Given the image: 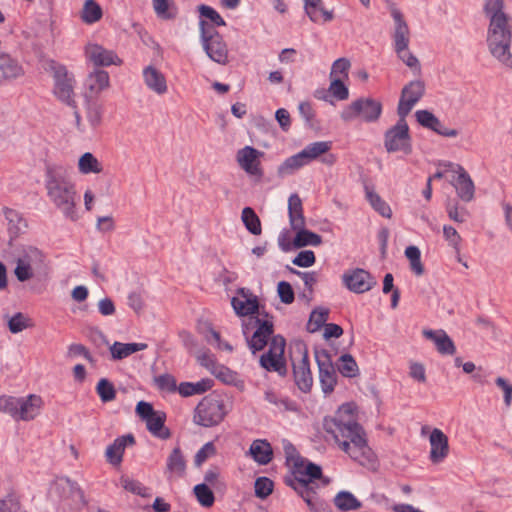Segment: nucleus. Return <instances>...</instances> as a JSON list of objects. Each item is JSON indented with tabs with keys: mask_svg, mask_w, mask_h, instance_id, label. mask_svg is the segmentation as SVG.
<instances>
[{
	"mask_svg": "<svg viewBox=\"0 0 512 512\" xmlns=\"http://www.w3.org/2000/svg\"><path fill=\"white\" fill-rule=\"evenodd\" d=\"M324 429L351 459L362 466H374L375 455L367 444L351 404H343L333 417L326 418Z\"/></svg>",
	"mask_w": 512,
	"mask_h": 512,
	"instance_id": "1",
	"label": "nucleus"
},
{
	"mask_svg": "<svg viewBox=\"0 0 512 512\" xmlns=\"http://www.w3.org/2000/svg\"><path fill=\"white\" fill-rule=\"evenodd\" d=\"M44 186L49 201L70 221L80 219L78 193L71 174L63 165H48L45 170Z\"/></svg>",
	"mask_w": 512,
	"mask_h": 512,
	"instance_id": "2",
	"label": "nucleus"
},
{
	"mask_svg": "<svg viewBox=\"0 0 512 512\" xmlns=\"http://www.w3.org/2000/svg\"><path fill=\"white\" fill-rule=\"evenodd\" d=\"M14 275L19 282H26L36 276L42 269L46 268L47 256L37 246L22 244L13 252Z\"/></svg>",
	"mask_w": 512,
	"mask_h": 512,
	"instance_id": "3",
	"label": "nucleus"
},
{
	"mask_svg": "<svg viewBox=\"0 0 512 512\" xmlns=\"http://www.w3.org/2000/svg\"><path fill=\"white\" fill-rule=\"evenodd\" d=\"M49 70L52 73L54 97L61 103L76 109V78L67 67L55 61L49 64Z\"/></svg>",
	"mask_w": 512,
	"mask_h": 512,
	"instance_id": "4",
	"label": "nucleus"
},
{
	"mask_svg": "<svg viewBox=\"0 0 512 512\" xmlns=\"http://www.w3.org/2000/svg\"><path fill=\"white\" fill-rule=\"evenodd\" d=\"M243 334L249 349L256 353L261 351L273 334L272 318L268 314H258L243 320Z\"/></svg>",
	"mask_w": 512,
	"mask_h": 512,
	"instance_id": "5",
	"label": "nucleus"
},
{
	"mask_svg": "<svg viewBox=\"0 0 512 512\" xmlns=\"http://www.w3.org/2000/svg\"><path fill=\"white\" fill-rule=\"evenodd\" d=\"M200 42L206 55L215 63L227 65L229 63V50L223 36L213 25L200 21Z\"/></svg>",
	"mask_w": 512,
	"mask_h": 512,
	"instance_id": "6",
	"label": "nucleus"
},
{
	"mask_svg": "<svg viewBox=\"0 0 512 512\" xmlns=\"http://www.w3.org/2000/svg\"><path fill=\"white\" fill-rule=\"evenodd\" d=\"M227 414L223 400L218 397H204L196 406L193 421L203 427L216 426Z\"/></svg>",
	"mask_w": 512,
	"mask_h": 512,
	"instance_id": "7",
	"label": "nucleus"
},
{
	"mask_svg": "<svg viewBox=\"0 0 512 512\" xmlns=\"http://www.w3.org/2000/svg\"><path fill=\"white\" fill-rule=\"evenodd\" d=\"M382 113L380 101L372 98H360L346 106L341 112V119L345 122L361 118L365 122H375Z\"/></svg>",
	"mask_w": 512,
	"mask_h": 512,
	"instance_id": "8",
	"label": "nucleus"
},
{
	"mask_svg": "<svg viewBox=\"0 0 512 512\" xmlns=\"http://www.w3.org/2000/svg\"><path fill=\"white\" fill-rule=\"evenodd\" d=\"M136 414L145 422L147 430L159 439H168L170 430L165 426L166 414L160 410H154L152 404L140 401L136 405Z\"/></svg>",
	"mask_w": 512,
	"mask_h": 512,
	"instance_id": "9",
	"label": "nucleus"
},
{
	"mask_svg": "<svg viewBox=\"0 0 512 512\" xmlns=\"http://www.w3.org/2000/svg\"><path fill=\"white\" fill-rule=\"evenodd\" d=\"M384 145L388 152H411L409 127L405 118L400 117L399 121L385 133Z\"/></svg>",
	"mask_w": 512,
	"mask_h": 512,
	"instance_id": "10",
	"label": "nucleus"
},
{
	"mask_svg": "<svg viewBox=\"0 0 512 512\" xmlns=\"http://www.w3.org/2000/svg\"><path fill=\"white\" fill-rule=\"evenodd\" d=\"M446 167L451 171L450 183L455 188L458 197L464 202H470L475 195V185L468 172L460 164L447 162Z\"/></svg>",
	"mask_w": 512,
	"mask_h": 512,
	"instance_id": "11",
	"label": "nucleus"
},
{
	"mask_svg": "<svg viewBox=\"0 0 512 512\" xmlns=\"http://www.w3.org/2000/svg\"><path fill=\"white\" fill-rule=\"evenodd\" d=\"M341 280L344 287L356 294L366 293L377 285L376 278L362 268L347 269Z\"/></svg>",
	"mask_w": 512,
	"mask_h": 512,
	"instance_id": "12",
	"label": "nucleus"
},
{
	"mask_svg": "<svg viewBox=\"0 0 512 512\" xmlns=\"http://www.w3.org/2000/svg\"><path fill=\"white\" fill-rule=\"evenodd\" d=\"M285 339L280 336H274L271 338L269 343V349L267 353L263 354L260 358V364L263 368L268 371H275L279 374L285 373Z\"/></svg>",
	"mask_w": 512,
	"mask_h": 512,
	"instance_id": "13",
	"label": "nucleus"
},
{
	"mask_svg": "<svg viewBox=\"0 0 512 512\" xmlns=\"http://www.w3.org/2000/svg\"><path fill=\"white\" fill-rule=\"evenodd\" d=\"M512 33L488 32L487 44L490 53L505 67L512 69L510 52Z\"/></svg>",
	"mask_w": 512,
	"mask_h": 512,
	"instance_id": "14",
	"label": "nucleus"
},
{
	"mask_svg": "<svg viewBox=\"0 0 512 512\" xmlns=\"http://www.w3.org/2000/svg\"><path fill=\"white\" fill-rule=\"evenodd\" d=\"M85 60L97 67H108L111 65L120 66L123 61L118 55L110 49L94 42H89L84 47Z\"/></svg>",
	"mask_w": 512,
	"mask_h": 512,
	"instance_id": "15",
	"label": "nucleus"
},
{
	"mask_svg": "<svg viewBox=\"0 0 512 512\" xmlns=\"http://www.w3.org/2000/svg\"><path fill=\"white\" fill-rule=\"evenodd\" d=\"M292 465L289 466L293 478H287L286 484L293 485L298 483L312 482L322 476V469L320 466L310 462L305 458H291Z\"/></svg>",
	"mask_w": 512,
	"mask_h": 512,
	"instance_id": "16",
	"label": "nucleus"
},
{
	"mask_svg": "<svg viewBox=\"0 0 512 512\" xmlns=\"http://www.w3.org/2000/svg\"><path fill=\"white\" fill-rule=\"evenodd\" d=\"M503 6V0H485L484 12L490 20L488 32L512 33L510 19Z\"/></svg>",
	"mask_w": 512,
	"mask_h": 512,
	"instance_id": "17",
	"label": "nucleus"
},
{
	"mask_svg": "<svg viewBox=\"0 0 512 512\" xmlns=\"http://www.w3.org/2000/svg\"><path fill=\"white\" fill-rule=\"evenodd\" d=\"M315 359L319 369V380L325 394L333 392L337 383V374L330 355L325 350L315 352Z\"/></svg>",
	"mask_w": 512,
	"mask_h": 512,
	"instance_id": "18",
	"label": "nucleus"
},
{
	"mask_svg": "<svg viewBox=\"0 0 512 512\" xmlns=\"http://www.w3.org/2000/svg\"><path fill=\"white\" fill-rule=\"evenodd\" d=\"M425 93V84L421 80H414L405 85L398 103V114L405 118Z\"/></svg>",
	"mask_w": 512,
	"mask_h": 512,
	"instance_id": "19",
	"label": "nucleus"
},
{
	"mask_svg": "<svg viewBox=\"0 0 512 512\" xmlns=\"http://www.w3.org/2000/svg\"><path fill=\"white\" fill-rule=\"evenodd\" d=\"M263 152L253 148L252 146H245L238 150L236 154V161L240 168L251 176H262L263 171L261 168L260 158Z\"/></svg>",
	"mask_w": 512,
	"mask_h": 512,
	"instance_id": "20",
	"label": "nucleus"
},
{
	"mask_svg": "<svg viewBox=\"0 0 512 512\" xmlns=\"http://www.w3.org/2000/svg\"><path fill=\"white\" fill-rule=\"evenodd\" d=\"M391 17L394 21V27L391 34L394 50L400 51L409 47L411 38L410 28L399 9H391Z\"/></svg>",
	"mask_w": 512,
	"mask_h": 512,
	"instance_id": "21",
	"label": "nucleus"
},
{
	"mask_svg": "<svg viewBox=\"0 0 512 512\" xmlns=\"http://www.w3.org/2000/svg\"><path fill=\"white\" fill-rule=\"evenodd\" d=\"M232 307L237 315L244 317H253L258 314H265L264 312L259 311V303L257 297L245 291V289H240L238 291V295L233 297L231 300Z\"/></svg>",
	"mask_w": 512,
	"mask_h": 512,
	"instance_id": "22",
	"label": "nucleus"
},
{
	"mask_svg": "<svg viewBox=\"0 0 512 512\" xmlns=\"http://www.w3.org/2000/svg\"><path fill=\"white\" fill-rule=\"evenodd\" d=\"M331 147L332 143L330 141H317L307 145L301 150V153L308 164L321 157L323 164L332 166L336 163L337 157L334 154L328 153Z\"/></svg>",
	"mask_w": 512,
	"mask_h": 512,
	"instance_id": "23",
	"label": "nucleus"
},
{
	"mask_svg": "<svg viewBox=\"0 0 512 512\" xmlns=\"http://www.w3.org/2000/svg\"><path fill=\"white\" fill-rule=\"evenodd\" d=\"M430 453L432 463L443 462L449 454V440L447 435L439 428L432 429L429 435Z\"/></svg>",
	"mask_w": 512,
	"mask_h": 512,
	"instance_id": "24",
	"label": "nucleus"
},
{
	"mask_svg": "<svg viewBox=\"0 0 512 512\" xmlns=\"http://www.w3.org/2000/svg\"><path fill=\"white\" fill-rule=\"evenodd\" d=\"M201 364L209 368L212 374L215 375L223 383L233 385L240 390L244 389L245 382L240 378L238 373L223 365H216L209 356H203L201 359Z\"/></svg>",
	"mask_w": 512,
	"mask_h": 512,
	"instance_id": "25",
	"label": "nucleus"
},
{
	"mask_svg": "<svg viewBox=\"0 0 512 512\" xmlns=\"http://www.w3.org/2000/svg\"><path fill=\"white\" fill-rule=\"evenodd\" d=\"M86 97H98L110 87V76L105 70L94 69L85 78Z\"/></svg>",
	"mask_w": 512,
	"mask_h": 512,
	"instance_id": "26",
	"label": "nucleus"
},
{
	"mask_svg": "<svg viewBox=\"0 0 512 512\" xmlns=\"http://www.w3.org/2000/svg\"><path fill=\"white\" fill-rule=\"evenodd\" d=\"M293 372L297 387L304 393L309 392L313 386V377L307 352H304L298 361L293 362Z\"/></svg>",
	"mask_w": 512,
	"mask_h": 512,
	"instance_id": "27",
	"label": "nucleus"
},
{
	"mask_svg": "<svg viewBox=\"0 0 512 512\" xmlns=\"http://www.w3.org/2000/svg\"><path fill=\"white\" fill-rule=\"evenodd\" d=\"M16 420L30 421L36 418L44 405L42 398L35 394L19 398Z\"/></svg>",
	"mask_w": 512,
	"mask_h": 512,
	"instance_id": "28",
	"label": "nucleus"
},
{
	"mask_svg": "<svg viewBox=\"0 0 512 512\" xmlns=\"http://www.w3.org/2000/svg\"><path fill=\"white\" fill-rule=\"evenodd\" d=\"M25 70L21 63L7 53H0V84L23 77Z\"/></svg>",
	"mask_w": 512,
	"mask_h": 512,
	"instance_id": "29",
	"label": "nucleus"
},
{
	"mask_svg": "<svg viewBox=\"0 0 512 512\" xmlns=\"http://www.w3.org/2000/svg\"><path fill=\"white\" fill-rule=\"evenodd\" d=\"M146 87L157 95H164L168 91L166 76L155 66H146L142 71Z\"/></svg>",
	"mask_w": 512,
	"mask_h": 512,
	"instance_id": "30",
	"label": "nucleus"
},
{
	"mask_svg": "<svg viewBox=\"0 0 512 512\" xmlns=\"http://www.w3.org/2000/svg\"><path fill=\"white\" fill-rule=\"evenodd\" d=\"M135 440L132 435H125L116 438L105 451V457L108 463L113 466H119L123 459V454L127 445L134 444Z\"/></svg>",
	"mask_w": 512,
	"mask_h": 512,
	"instance_id": "31",
	"label": "nucleus"
},
{
	"mask_svg": "<svg viewBox=\"0 0 512 512\" xmlns=\"http://www.w3.org/2000/svg\"><path fill=\"white\" fill-rule=\"evenodd\" d=\"M55 486L63 499L71 500L75 504L84 503V494L77 483L68 478H60L56 481Z\"/></svg>",
	"mask_w": 512,
	"mask_h": 512,
	"instance_id": "32",
	"label": "nucleus"
},
{
	"mask_svg": "<svg viewBox=\"0 0 512 512\" xmlns=\"http://www.w3.org/2000/svg\"><path fill=\"white\" fill-rule=\"evenodd\" d=\"M423 335L434 342L439 353L447 355L455 353V345L444 330H423Z\"/></svg>",
	"mask_w": 512,
	"mask_h": 512,
	"instance_id": "33",
	"label": "nucleus"
},
{
	"mask_svg": "<svg viewBox=\"0 0 512 512\" xmlns=\"http://www.w3.org/2000/svg\"><path fill=\"white\" fill-rule=\"evenodd\" d=\"M3 215L7 221V228L12 237H18L27 229V221L19 211L5 207L3 209Z\"/></svg>",
	"mask_w": 512,
	"mask_h": 512,
	"instance_id": "34",
	"label": "nucleus"
},
{
	"mask_svg": "<svg viewBox=\"0 0 512 512\" xmlns=\"http://www.w3.org/2000/svg\"><path fill=\"white\" fill-rule=\"evenodd\" d=\"M249 453L254 461L260 465L268 464L273 458V450L270 443L262 439L252 442Z\"/></svg>",
	"mask_w": 512,
	"mask_h": 512,
	"instance_id": "35",
	"label": "nucleus"
},
{
	"mask_svg": "<svg viewBox=\"0 0 512 512\" xmlns=\"http://www.w3.org/2000/svg\"><path fill=\"white\" fill-rule=\"evenodd\" d=\"M305 12L312 22H328L333 19V13L324 9L322 0H303Z\"/></svg>",
	"mask_w": 512,
	"mask_h": 512,
	"instance_id": "36",
	"label": "nucleus"
},
{
	"mask_svg": "<svg viewBox=\"0 0 512 512\" xmlns=\"http://www.w3.org/2000/svg\"><path fill=\"white\" fill-rule=\"evenodd\" d=\"M288 214L292 228L305 227L302 200L298 194H292L288 199Z\"/></svg>",
	"mask_w": 512,
	"mask_h": 512,
	"instance_id": "37",
	"label": "nucleus"
},
{
	"mask_svg": "<svg viewBox=\"0 0 512 512\" xmlns=\"http://www.w3.org/2000/svg\"><path fill=\"white\" fill-rule=\"evenodd\" d=\"M77 168L82 175L100 174L104 170L102 162L91 152H85L79 157Z\"/></svg>",
	"mask_w": 512,
	"mask_h": 512,
	"instance_id": "38",
	"label": "nucleus"
},
{
	"mask_svg": "<svg viewBox=\"0 0 512 512\" xmlns=\"http://www.w3.org/2000/svg\"><path fill=\"white\" fill-rule=\"evenodd\" d=\"M214 385L210 378H203L198 382H182L178 385V392L183 397L200 395L209 391Z\"/></svg>",
	"mask_w": 512,
	"mask_h": 512,
	"instance_id": "39",
	"label": "nucleus"
},
{
	"mask_svg": "<svg viewBox=\"0 0 512 512\" xmlns=\"http://www.w3.org/2000/svg\"><path fill=\"white\" fill-rule=\"evenodd\" d=\"M147 347L148 345L146 343L114 342V344L110 347V353L114 360H121L127 358L133 353L145 350Z\"/></svg>",
	"mask_w": 512,
	"mask_h": 512,
	"instance_id": "40",
	"label": "nucleus"
},
{
	"mask_svg": "<svg viewBox=\"0 0 512 512\" xmlns=\"http://www.w3.org/2000/svg\"><path fill=\"white\" fill-rule=\"evenodd\" d=\"M308 165L301 151L285 159L278 167L277 173L280 177L294 174L302 167Z\"/></svg>",
	"mask_w": 512,
	"mask_h": 512,
	"instance_id": "41",
	"label": "nucleus"
},
{
	"mask_svg": "<svg viewBox=\"0 0 512 512\" xmlns=\"http://www.w3.org/2000/svg\"><path fill=\"white\" fill-rule=\"evenodd\" d=\"M292 229L296 231V235L292 241L294 248H301L308 245L319 246L322 243L320 235L306 230L304 227Z\"/></svg>",
	"mask_w": 512,
	"mask_h": 512,
	"instance_id": "42",
	"label": "nucleus"
},
{
	"mask_svg": "<svg viewBox=\"0 0 512 512\" xmlns=\"http://www.w3.org/2000/svg\"><path fill=\"white\" fill-rule=\"evenodd\" d=\"M366 199L372 206V208L378 212L382 217L390 219L392 217V210L389 204L384 201L379 194H377L372 188L365 187Z\"/></svg>",
	"mask_w": 512,
	"mask_h": 512,
	"instance_id": "43",
	"label": "nucleus"
},
{
	"mask_svg": "<svg viewBox=\"0 0 512 512\" xmlns=\"http://www.w3.org/2000/svg\"><path fill=\"white\" fill-rule=\"evenodd\" d=\"M103 10L95 0H86L81 10V20L88 25L94 24L101 20Z\"/></svg>",
	"mask_w": 512,
	"mask_h": 512,
	"instance_id": "44",
	"label": "nucleus"
},
{
	"mask_svg": "<svg viewBox=\"0 0 512 512\" xmlns=\"http://www.w3.org/2000/svg\"><path fill=\"white\" fill-rule=\"evenodd\" d=\"M104 109L97 101L86 100L85 116L92 129L98 128L103 121Z\"/></svg>",
	"mask_w": 512,
	"mask_h": 512,
	"instance_id": "45",
	"label": "nucleus"
},
{
	"mask_svg": "<svg viewBox=\"0 0 512 512\" xmlns=\"http://www.w3.org/2000/svg\"><path fill=\"white\" fill-rule=\"evenodd\" d=\"M186 462L179 447L173 449L167 459V470L170 474L181 477L184 475Z\"/></svg>",
	"mask_w": 512,
	"mask_h": 512,
	"instance_id": "46",
	"label": "nucleus"
},
{
	"mask_svg": "<svg viewBox=\"0 0 512 512\" xmlns=\"http://www.w3.org/2000/svg\"><path fill=\"white\" fill-rule=\"evenodd\" d=\"M333 502L334 505L341 511H351L361 507V502L348 491H341L337 493Z\"/></svg>",
	"mask_w": 512,
	"mask_h": 512,
	"instance_id": "47",
	"label": "nucleus"
},
{
	"mask_svg": "<svg viewBox=\"0 0 512 512\" xmlns=\"http://www.w3.org/2000/svg\"><path fill=\"white\" fill-rule=\"evenodd\" d=\"M264 399L270 404L274 405L279 411H294L296 405L293 401L286 397H282L273 390H266L264 392Z\"/></svg>",
	"mask_w": 512,
	"mask_h": 512,
	"instance_id": "48",
	"label": "nucleus"
},
{
	"mask_svg": "<svg viewBox=\"0 0 512 512\" xmlns=\"http://www.w3.org/2000/svg\"><path fill=\"white\" fill-rule=\"evenodd\" d=\"M337 369L344 377L348 378L356 377L359 374L358 365L350 354L340 356Z\"/></svg>",
	"mask_w": 512,
	"mask_h": 512,
	"instance_id": "49",
	"label": "nucleus"
},
{
	"mask_svg": "<svg viewBox=\"0 0 512 512\" xmlns=\"http://www.w3.org/2000/svg\"><path fill=\"white\" fill-rule=\"evenodd\" d=\"M242 221L247 230L253 235H260L262 232L261 222L255 211L250 207L242 210Z\"/></svg>",
	"mask_w": 512,
	"mask_h": 512,
	"instance_id": "50",
	"label": "nucleus"
},
{
	"mask_svg": "<svg viewBox=\"0 0 512 512\" xmlns=\"http://www.w3.org/2000/svg\"><path fill=\"white\" fill-rule=\"evenodd\" d=\"M33 326L34 324L32 319L21 312L14 314L8 320L9 331L13 334L20 333L25 329L32 328Z\"/></svg>",
	"mask_w": 512,
	"mask_h": 512,
	"instance_id": "51",
	"label": "nucleus"
},
{
	"mask_svg": "<svg viewBox=\"0 0 512 512\" xmlns=\"http://www.w3.org/2000/svg\"><path fill=\"white\" fill-rule=\"evenodd\" d=\"M96 392L102 402L107 403L115 400L116 390L114 385L106 378H101L96 385Z\"/></svg>",
	"mask_w": 512,
	"mask_h": 512,
	"instance_id": "52",
	"label": "nucleus"
},
{
	"mask_svg": "<svg viewBox=\"0 0 512 512\" xmlns=\"http://www.w3.org/2000/svg\"><path fill=\"white\" fill-rule=\"evenodd\" d=\"M405 256L410 261L411 270L417 275L420 276L424 273V267L421 262V253L418 247L409 246L405 249Z\"/></svg>",
	"mask_w": 512,
	"mask_h": 512,
	"instance_id": "53",
	"label": "nucleus"
},
{
	"mask_svg": "<svg viewBox=\"0 0 512 512\" xmlns=\"http://www.w3.org/2000/svg\"><path fill=\"white\" fill-rule=\"evenodd\" d=\"M194 494L203 507H211L215 497L212 490L206 484H198L194 487Z\"/></svg>",
	"mask_w": 512,
	"mask_h": 512,
	"instance_id": "54",
	"label": "nucleus"
},
{
	"mask_svg": "<svg viewBox=\"0 0 512 512\" xmlns=\"http://www.w3.org/2000/svg\"><path fill=\"white\" fill-rule=\"evenodd\" d=\"M155 384L160 391L175 393L178 391L176 378L171 374H162L155 378Z\"/></svg>",
	"mask_w": 512,
	"mask_h": 512,
	"instance_id": "55",
	"label": "nucleus"
},
{
	"mask_svg": "<svg viewBox=\"0 0 512 512\" xmlns=\"http://www.w3.org/2000/svg\"><path fill=\"white\" fill-rule=\"evenodd\" d=\"M398 58L405 63L407 67H409L413 72L420 73L421 65L418 58L412 54L409 50V47L404 48L403 50H395Z\"/></svg>",
	"mask_w": 512,
	"mask_h": 512,
	"instance_id": "56",
	"label": "nucleus"
},
{
	"mask_svg": "<svg viewBox=\"0 0 512 512\" xmlns=\"http://www.w3.org/2000/svg\"><path fill=\"white\" fill-rule=\"evenodd\" d=\"M350 62L346 58H339L334 61L331 67L330 77L346 79L348 78V71L350 69Z\"/></svg>",
	"mask_w": 512,
	"mask_h": 512,
	"instance_id": "57",
	"label": "nucleus"
},
{
	"mask_svg": "<svg viewBox=\"0 0 512 512\" xmlns=\"http://www.w3.org/2000/svg\"><path fill=\"white\" fill-rule=\"evenodd\" d=\"M120 483L125 490L133 494H137L142 497L149 496L148 489L137 480L131 479L129 477H121Z\"/></svg>",
	"mask_w": 512,
	"mask_h": 512,
	"instance_id": "58",
	"label": "nucleus"
},
{
	"mask_svg": "<svg viewBox=\"0 0 512 512\" xmlns=\"http://www.w3.org/2000/svg\"><path fill=\"white\" fill-rule=\"evenodd\" d=\"M273 486V482L269 478L259 477L254 484L255 495L260 499H265L273 492Z\"/></svg>",
	"mask_w": 512,
	"mask_h": 512,
	"instance_id": "59",
	"label": "nucleus"
},
{
	"mask_svg": "<svg viewBox=\"0 0 512 512\" xmlns=\"http://www.w3.org/2000/svg\"><path fill=\"white\" fill-rule=\"evenodd\" d=\"M310 483L311 482L290 485L301 496V498L306 502L308 507L317 501V500H315L316 493L310 487Z\"/></svg>",
	"mask_w": 512,
	"mask_h": 512,
	"instance_id": "60",
	"label": "nucleus"
},
{
	"mask_svg": "<svg viewBox=\"0 0 512 512\" xmlns=\"http://www.w3.org/2000/svg\"><path fill=\"white\" fill-rule=\"evenodd\" d=\"M415 117L420 125L433 131L439 125V119L428 110L416 111Z\"/></svg>",
	"mask_w": 512,
	"mask_h": 512,
	"instance_id": "61",
	"label": "nucleus"
},
{
	"mask_svg": "<svg viewBox=\"0 0 512 512\" xmlns=\"http://www.w3.org/2000/svg\"><path fill=\"white\" fill-rule=\"evenodd\" d=\"M19 398L13 396L0 397V412L7 413L16 419Z\"/></svg>",
	"mask_w": 512,
	"mask_h": 512,
	"instance_id": "62",
	"label": "nucleus"
},
{
	"mask_svg": "<svg viewBox=\"0 0 512 512\" xmlns=\"http://www.w3.org/2000/svg\"><path fill=\"white\" fill-rule=\"evenodd\" d=\"M329 92L337 100H346L349 97V90L344 85L343 80L341 78L331 79V83L329 86Z\"/></svg>",
	"mask_w": 512,
	"mask_h": 512,
	"instance_id": "63",
	"label": "nucleus"
},
{
	"mask_svg": "<svg viewBox=\"0 0 512 512\" xmlns=\"http://www.w3.org/2000/svg\"><path fill=\"white\" fill-rule=\"evenodd\" d=\"M443 235L448 244L453 247L457 252L460 251L462 238L457 230L449 225H444Z\"/></svg>",
	"mask_w": 512,
	"mask_h": 512,
	"instance_id": "64",
	"label": "nucleus"
}]
</instances>
